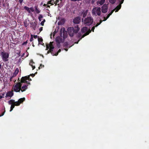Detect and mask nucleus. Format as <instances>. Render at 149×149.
<instances>
[{
	"label": "nucleus",
	"instance_id": "nucleus-1",
	"mask_svg": "<svg viewBox=\"0 0 149 149\" xmlns=\"http://www.w3.org/2000/svg\"><path fill=\"white\" fill-rule=\"evenodd\" d=\"M80 28L78 25H76L73 27H68L67 29V31L69 36L74 37L75 34H76L79 31Z\"/></svg>",
	"mask_w": 149,
	"mask_h": 149
},
{
	"label": "nucleus",
	"instance_id": "nucleus-2",
	"mask_svg": "<svg viewBox=\"0 0 149 149\" xmlns=\"http://www.w3.org/2000/svg\"><path fill=\"white\" fill-rule=\"evenodd\" d=\"M81 31L82 33H85L83 34L81 37L80 38V40H81L82 38L85 37L86 36L88 35L91 32V30L90 29H88L87 27H83L81 29Z\"/></svg>",
	"mask_w": 149,
	"mask_h": 149
},
{
	"label": "nucleus",
	"instance_id": "nucleus-3",
	"mask_svg": "<svg viewBox=\"0 0 149 149\" xmlns=\"http://www.w3.org/2000/svg\"><path fill=\"white\" fill-rule=\"evenodd\" d=\"M9 55V53L8 52H6L4 51L1 52V56L3 62H5L8 61Z\"/></svg>",
	"mask_w": 149,
	"mask_h": 149
},
{
	"label": "nucleus",
	"instance_id": "nucleus-4",
	"mask_svg": "<svg viewBox=\"0 0 149 149\" xmlns=\"http://www.w3.org/2000/svg\"><path fill=\"white\" fill-rule=\"evenodd\" d=\"M93 19L91 17H88L85 19L83 21L84 24L86 26H90L93 24Z\"/></svg>",
	"mask_w": 149,
	"mask_h": 149
},
{
	"label": "nucleus",
	"instance_id": "nucleus-5",
	"mask_svg": "<svg viewBox=\"0 0 149 149\" xmlns=\"http://www.w3.org/2000/svg\"><path fill=\"white\" fill-rule=\"evenodd\" d=\"M20 83L19 82L16 84L13 88V90L16 92H19L21 91V87L22 86Z\"/></svg>",
	"mask_w": 149,
	"mask_h": 149
},
{
	"label": "nucleus",
	"instance_id": "nucleus-6",
	"mask_svg": "<svg viewBox=\"0 0 149 149\" xmlns=\"http://www.w3.org/2000/svg\"><path fill=\"white\" fill-rule=\"evenodd\" d=\"M92 13L94 15L97 13L98 15H100L101 14V8L100 7L94 8L92 10Z\"/></svg>",
	"mask_w": 149,
	"mask_h": 149
},
{
	"label": "nucleus",
	"instance_id": "nucleus-7",
	"mask_svg": "<svg viewBox=\"0 0 149 149\" xmlns=\"http://www.w3.org/2000/svg\"><path fill=\"white\" fill-rule=\"evenodd\" d=\"M15 100H10L8 101L9 104L11 105L10 111H11L15 107V106H17L16 105V103L15 102Z\"/></svg>",
	"mask_w": 149,
	"mask_h": 149
},
{
	"label": "nucleus",
	"instance_id": "nucleus-8",
	"mask_svg": "<svg viewBox=\"0 0 149 149\" xmlns=\"http://www.w3.org/2000/svg\"><path fill=\"white\" fill-rule=\"evenodd\" d=\"M27 80H28V78L27 76L23 77L21 79L20 81L19 82L22 85L23 83H25L27 84H28V82L26 81Z\"/></svg>",
	"mask_w": 149,
	"mask_h": 149
},
{
	"label": "nucleus",
	"instance_id": "nucleus-9",
	"mask_svg": "<svg viewBox=\"0 0 149 149\" xmlns=\"http://www.w3.org/2000/svg\"><path fill=\"white\" fill-rule=\"evenodd\" d=\"M81 18L80 17H76L73 20V22L75 24L77 25L78 24H79V22H81Z\"/></svg>",
	"mask_w": 149,
	"mask_h": 149
},
{
	"label": "nucleus",
	"instance_id": "nucleus-10",
	"mask_svg": "<svg viewBox=\"0 0 149 149\" xmlns=\"http://www.w3.org/2000/svg\"><path fill=\"white\" fill-rule=\"evenodd\" d=\"M120 2L119 4L115 8L114 10H115V12H116L118 11L119 9L121 8V4H122L124 1V0H118Z\"/></svg>",
	"mask_w": 149,
	"mask_h": 149
},
{
	"label": "nucleus",
	"instance_id": "nucleus-11",
	"mask_svg": "<svg viewBox=\"0 0 149 149\" xmlns=\"http://www.w3.org/2000/svg\"><path fill=\"white\" fill-rule=\"evenodd\" d=\"M108 6L107 4H104L102 7V11L103 13H106L107 12Z\"/></svg>",
	"mask_w": 149,
	"mask_h": 149
},
{
	"label": "nucleus",
	"instance_id": "nucleus-12",
	"mask_svg": "<svg viewBox=\"0 0 149 149\" xmlns=\"http://www.w3.org/2000/svg\"><path fill=\"white\" fill-rule=\"evenodd\" d=\"M67 32L65 31V28L64 27L63 28V38L64 39H65L67 38Z\"/></svg>",
	"mask_w": 149,
	"mask_h": 149
},
{
	"label": "nucleus",
	"instance_id": "nucleus-13",
	"mask_svg": "<svg viewBox=\"0 0 149 149\" xmlns=\"http://www.w3.org/2000/svg\"><path fill=\"white\" fill-rule=\"evenodd\" d=\"M25 98H21L19 99L18 101L15 102L16 103V105L17 106H19L21 103H22L25 100Z\"/></svg>",
	"mask_w": 149,
	"mask_h": 149
},
{
	"label": "nucleus",
	"instance_id": "nucleus-14",
	"mask_svg": "<svg viewBox=\"0 0 149 149\" xmlns=\"http://www.w3.org/2000/svg\"><path fill=\"white\" fill-rule=\"evenodd\" d=\"M28 84H25V85H23V86H22L21 87V90L20 91L22 92H24L27 88H28Z\"/></svg>",
	"mask_w": 149,
	"mask_h": 149
},
{
	"label": "nucleus",
	"instance_id": "nucleus-15",
	"mask_svg": "<svg viewBox=\"0 0 149 149\" xmlns=\"http://www.w3.org/2000/svg\"><path fill=\"white\" fill-rule=\"evenodd\" d=\"M32 28L33 29V30H35L36 26H37V24L35 22H33L31 24Z\"/></svg>",
	"mask_w": 149,
	"mask_h": 149
},
{
	"label": "nucleus",
	"instance_id": "nucleus-16",
	"mask_svg": "<svg viewBox=\"0 0 149 149\" xmlns=\"http://www.w3.org/2000/svg\"><path fill=\"white\" fill-rule=\"evenodd\" d=\"M13 95V91H8L6 94V97H12Z\"/></svg>",
	"mask_w": 149,
	"mask_h": 149
},
{
	"label": "nucleus",
	"instance_id": "nucleus-17",
	"mask_svg": "<svg viewBox=\"0 0 149 149\" xmlns=\"http://www.w3.org/2000/svg\"><path fill=\"white\" fill-rule=\"evenodd\" d=\"M33 63H34L33 61L32 60H31L30 62L29 63V65L31 66L32 67V68L33 70L35 68V65H33Z\"/></svg>",
	"mask_w": 149,
	"mask_h": 149
},
{
	"label": "nucleus",
	"instance_id": "nucleus-18",
	"mask_svg": "<svg viewBox=\"0 0 149 149\" xmlns=\"http://www.w3.org/2000/svg\"><path fill=\"white\" fill-rule=\"evenodd\" d=\"M105 2V0H101L100 1H98L97 2V4H100V5H103Z\"/></svg>",
	"mask_w": 149,
	"mask_h": 149
},
{
	"label": "nucleus",
	"instance_id": "nucleus-19",
	"mask_svg": "<svg viewBox=\"0 0 149 149\" xmlns=\"http://www.w3.org/2000/svg\"><path fill=\"white\" fill-rule=\"evenodd\" d=\"M43 40L42 39V38H39V37L38 38V41L39 44L42 45V43L43 42Z\"/></svg>",
	"mask_w": 149,
	"mask_h": 149
},
{
	"label": "nucleus",
	"instance_id": "nucleus-20",
	"mask_svg": "<svg viewBox=\"0 0 149 149\" xmlns=\"http://www.w3.org/2000/svg\"><path fill=\"white\" fill-rule=\"evenodd\" d=\"M53 47H50V48H49V51L51 53V54H52V55L54 56H55V54H54L53 52H52V51H53Z\"/></svg>",
	"mask_w": 149,
	"mask_h": 149
},
{
	"label": "nucleus",
	"instance_id": "nucleus-21",
	"mask_svg": "<svg viewBox=\"0 0 149 149\" xmlns=\"http://www.w3.org/2000/svg\"><path fill=\"white\" fill-rule=\"evenodd\" d=\"M24 8L27 11L28 13H31V11L30 10L29 8L26 6L24 7Z\"/></svg>",
	"mask_w": 149,
	"mask_h": 149
},
{
	"label": "nucleus",
	"instance_id": "nucleus-22",
	"mask_svg": "<svg viewBox=\"0 0 149 149\" xmlns=\"http://www.w3.org/2000/svg\"><path fill=\"white\" fill-rule=\"evenodd\" d=\"M87 14V10H85L83 13V18H85Z\"/></svg>",
	"mask_w": 149,
	"mask_h": 149
},
{
	"label": "nucleus",
	"instance_id": "nucleus-23",
	"mask_svg": "<svg viewBox=\"0 0 149 149\" xmlns=\"http://www.w3.org/2000/svg\"><path fill=\"white\" fill-rule=\"evenodd\" d=\"M114 9H113L111 10V11L107 15L106 17L108 19V18L109 17L110 15H111L114 12Z\"/></svg>",
	"mask_w": 149,
	"mask_h": 149
},
{
	"label": "nucleus",
	"instance_id": "nucleus-24",
	"mask_svg": "<svg viewBox=\"0 0 149 149\" xmlns=\"http://www.w3.org/2000/svg\"><path fill=\"white\" fill-rule=\"evenodd\" d=\"M54 0H50L49 1L47 2V4H50L51 5H53L54 4Z\"/></svg>",
	"mask_w": 149,
	"mask_h": 149
},
{
	"label": "nucleus",
	"instance_id": "nucleus-25",
	"mask_svg": "<svg viewBox=\"0 0 149 149\" xmlns=\"http://www.w3.org/2000/svg\"><path fill=\"white\" fill-rule=\"evenodd\" d=\"M102 22V20H100V22H98V23H97V24L95 25V26H95V27H97L98 25H100Z\"/></svg>",
	"mask_w": 149,
	"mask_h": 149
},
{
	"label": "nucleus",
	"instance_id": "nucleus-26",
	"mask_svg": "<svg viewBox=\"0 0 149 149\" xmlns=\"http://www.w3.org/2000/svg\"><path fill=\"white\" fill-rule=\"evenodd\" d=\"M43 18V16L42 15L40 14V15L38 17V19L40 21H41L42 20V19Z\"/></svg>",
	"mask_w": 149,
	"mask_h": 149
},
{
	"label": "nucleus",
	"instance_id": "nucleus-27",
	"mask_svg": "<svg viewBox=\"0 0 149 149\" xmlns=\"http://www.w3.org/2000/svg\"><path fill=\"white\" fill-rule=\"evenodd\" d=\"M116 1V0H109V2L112 4L114 3Z\"/></svg>",
	"mask_w": 149,
	"mask_h": 149
},
{
	"label": "nucleus",
	"instance_id": "nucleus-28",
	"mask_svg": "<svg viewBox=\"0 0 149 149\" xmlns=\"http://www.w3.org/2000/svg\"><path fill=\"white\" fill-rule=\"evenodd\" d=\"M49 48H50V47H53V49H54V47L53 46V44H52V42H50V44H49Z\"/></svg>",
	"mask_w": 149,
	"mask_h": 149
},
{
	"label": "nucleus",
	"instance_id": "nucleus-29",
	"mask_svg": "<svg viewBox=\"0 0 149 149\" xmlns=\"http://www.w3.org/2000/svg\"><path fill=\"white\" fill-rule=\"evenodd\" d=\"M62 33H63V28L61 29L59 32L60 35L61 37H62Z\"/></svg>",
	"mask_w": 149,
	"mask_h": 149
},
{
	"label": "nucleus",
	"instance_id": "nucleus-30",
	"mask_svg": "<svg viewBox=\"0 0 149 149\" xmlns=\"http://www.w3.org/2000/svg\"><path fill=\"white\" fill-rule=\"evenodd\" d=\"M61 22H63V23H64L65 22V20L64 19H63L60 22H58V24L60 25L61 24V23H60Z\"/></svg>",
	"mask_w": 149,
	"mask_h": 149
},
{
	"label": "nucleus",
	"instance_id": "nucleus-31",
	"mask_svg": "<svg viewBox=\"0 0 149 149\" xmlns=\"http://www.w3.org/2000/svg\"><path fill=\"white\" fill-rule=\"evenodd\" d=\"M36 11L37 13H39L40 12V11L38 9L37 7H36Z\"/></svg>",
	"mask_w": 149,
	"mask_h": 149
},
{
	"label": "nucleus",
	"instance_id": "nucleus-32",
	"mask_svg": "<svg viewBox=\"0 0 149 149\" xmlns=\"http://www.w3.org/2000/svg\"><path fill=\"white\" fill-rule=\"evenodd\" d=\"M45 21V19H44L42 22H41L40 23V24L42 26H43L44 25V23Z\"/></svg>",
	"mask_w": 149,
	"mask_h": 149
},
{
	"label": "nucleus",
	"instance_id": "nucleus-33",
	"mask_svg": "<svg viewBox=\"0 0 149 149\" xmlns=\"http://www.w3.org/2000/svg\"><path fill=\"white\" fill-rule=\"evenodd\" d=\"M15 73H16V74H18L19 72V69L18 68H17L15 71Z\"/></svg>",
	"mask_w": 149,
	"mask_h": 149
},
{
	"label": "nucleus",
	"instance_id": "nucleus-34",
	"mask_svg": "<svg viewBox=\"0 0 149 149\" xmlns=\"http://www.w3.org/2000/svg\"><path fill=\"white\" fill-rule=\"evenodd\" d=\"M61 51V50L60 49H59L58 51L56 52L55 54V56H57L58 55V53L60 52Z\"/></svg>",
	"mask_w": 149,
	"mask_h": 149
},
{
	"label": "nucleus",
	"instance_id": "nucleus-35",
	"mask_svg": "<svg viewBox=\"0 0 149 149\" xmlns=\"http://www.w3.org/2000/svg\"><path fill=\"white\" fill-rule=\"evenodd\" d=\"M43 67H44V65H42V64H40V66H39V67L38 68V69H40V68Z\"/></svg>",
	"mask_w": 149,
	"mask_h": 149
},
{
	"label": "nucleus",
	"instance_id": "nucleus-36",
	"mask_svg": "<svg viewBox=\"0 0 149 149\" xmlns=\"http://www.w3.org/2000/svg\"><path fill=\"white\" fill-rule=\"evenodd\" d=\"M81 34L80 33H79L77 34V37L79 38H81Z\"/></svg>",
	"mask_w": 149,
	"mask_h": 149
},
{
	"label": "nucleus",
	"instance_id": "nucleus-37",
	"mask_svg": "<svg viewBox=\"0 0 149 149\" xmlns=\"http://www.w3.org/2000/svg\"><path fill=\"white\" fill-rule=\"evenodd\" d=\"M49 48L50 49V47H49V44H47L46 45V50H48V49H49Z\"/></svg>",
	"mask_w": 149,
	"mask_h": 149
},
{
	"label": "nucleus",
	"instance_id": "nucleus-38",
	"mask_svg": "<svg viewBox=\"0 0 149 149\" xmlns=\"http://www.w3.org/2000/svg\"><path fill=\"white\" fill-rule=\"evenodd\" d=\"M49 48L50 49V47H49V44H47L46 45V50H48V49H49Z\"/></svg>",
	"mask_w": 149,
	"mask_h": 149
},
{
	"label": "nucleus",
	"instance_id": "nucleus-39",
	"mask_svg": "<svg viewBox=\"0 0 149 149\" xmlns=\"http://www.w3.org/2000/svg\"><path fill=\"white\" fill-rule=\"evenodd\" d=\"M33 35L32 34L31 35V38L30 39V41H32L33 40Z\"/></svg>",
	"mask_w": 149,
	"mask_h": 149
},
{
	"label": "nucleus",
	"instance_id": "nucleus-40",
	"mask_svg": "<svg viewBox=\"0 0 149 149\" xmlns=\"http://www.w3.org/2000/svg\"><path fill=\"white\" fill-rule=\"evenodd\" d=\"M30 10L32 12H33L34 11V9L33 7H31L29 8Z\"/></svg>",
	"mask_w": 149,
	"mask_h": 149
},
{
	"label": "nucleus",
	"instance_id": "nucleus-41",
	"mask_svg": "<svg viewBox=\"0 0 149 149\" xmlns=\"http://www.w3.org/2000/svg\"><path fill=\"white\" fill-rule=\"evenodd\" d=\"M27 78H28V79L29 81H31L32 80L31 79V78H30V76L28 75L27 76Z\"/></svg>",
	"mask_w": 149,
	"mask_h": 149
},
{
	"label": "nucleus",
	"instance_id": "nucleus-42",
	"mask_svg": "<svg viewBox=\"0 0 149 149\" xmlns=\"http://www.w3.org/2000/svg\"><path fill=\"white\" fill-rule=\"evenodd\" d=\"M95 29V26H93V27H92V28H91V31H92L93 32H94V29Z\"/></svg>",
	"mask_w": 149,
	"mask_h": 149
},
{
	"label": "nucleus",
	"instance_id": "nucleus-43",
	"mask_svg": "<svg viewBox=\"0 0 149 149\" xmlns=\"http://www.w3.org/2000/svg\"><path fill=\"white\" fill-rule=\"evenodd\" d=\"M56 42L57 43H58V44H60V42H60V41H59V40H58V39H56Z\"/></svg>",
	"mask_w": 149,
	"mask_h": 149
},
{
	"label": "nucleus",
	"instance_id": "nucleus-44",
	"mask_svg": "<svg viewBox=\"0 0 149 149\" xmlns=\"http://www.w3.org/2000/svg\"><path fill=\"white\" fill-rule=\"evenodd\" d=\"M70 0L71 1L75 2V1H81L82 0Z\"/></svg>",
	"mask_w": 149,
	"mask_h": 149
},
{
	"label": "nucleus",
	"instance_id": "nucleus-45",
	"mask_svg": "<svg viewBox=\"0 0 149 149\" xmlns=\"http://www.w3.org/2000/svg\"><path fill=\"white\" fill-rule=\"evenodd\" d=\"M33 38H34L35 39H36L38 38V36L37 35H34L33 36Z\"/></svg>",
	"mask_w": 149,
	"mask_h": 149
},
{
	"label": "nucleus",
	"instance_id": "nucleus-46",
	"mask_svg": "<svg viewBox=\"0 0 149 149\" xmlns=\"http://www.w3.org/2000/svg\"><path fill=\"white\" fill-rule=\"evenodd\" d=\"M42 29H43V27H40L39 28V31H40V32H41V31H42Z\"/></svg>",
	"mask_w": 149,
	"mask_h": 149
},
{
	"label": "nucleus",
	"instance_id": "nucleus-47",
	"mask_svg": "<svg viewBox=\"0 0 149 149\" xmlns=\"http://www.w3.org/2000/svg\"><path fill=\"white\" fill-rule=\"evenodd\" d=\"M107 19V17H104V19H103V20H102V22L103 21H105Z\"/></svg>",
	"mask_w": 149,
	"mask_h": 149
},
{
	"label": "nucleus",
	"instance_id": "nucleus-48",
	"mask_svg": "<svg viewBox=\"0 0 149 149\" xmlns=\"http://www.w3.org/2000/svg\"><path fill=\"white\" fill-rule=\"evenodd\" d=\"M85 1L87 3H89L90 1L89 0H85Z\"/></svg>",
	"mask_w": 149,
	"mask_h": 149
},
{
	"label": "nucleus",
	"instance_id": "nucleus-49",
	"mask_svg": "<svg viewBox=\"0 0 149 149\" xmlns=\"http://www.w3.org/2000/svg\"><path fill=\"white\" fill-rule=\"evenodd\" d=\"M5 111H4L3 112V113H2L1 114V115L0 116V117H1V116H3L4 115V113H5Z\"/></svg>",
	"mask_w": 149,
	"mask_h": 149
},
{
	"label": "nucleus",
	"instance_id": "nucleus-50",
	"mask_svg": "<svg viewBox=\"0 0 149 149\" xmlns=\"http://www.w3.org/2000/svg\"><path fill=\"white\" fill-rule=\"evenodd\" d=\"M35 74H31L30 75V76H32L33 77H34L35 76Z\"/></svg>",
	"mask_w": 149,
	"mask_h": 149
},
{
	"label": "nucleus",
	"instance_id": "nucleus-51",
	"mask_svg": "<svg viewBox=\"0 0 149 149\" xmlns=\"http://www.w3.org/2000/svg\"><path fill=\"white\" fill-rule=\"evenodd\" d=\"M19 1L20 3H22L23 1V0H19Z\"/></svg>",
	"mask_w": 149,
	"mask_h": 149
},
{
	"label": "nucleus",
	"instance_id": "nucleus-52",
	"mask_svg": "<svg viewBox=\"0 0 149 149\" xmlns=\"http://www.w3.org/2000/svg\"><path fill=\"white\" fill-rule=\"evenodd\" d=\"M27 43V41H25L23 43V45H26Z\"/></svg>",
	"mask_w": 149,
	"mask_h": 149
},
{
	"label": "nucleus",
	"instance_id": "nucleus-53",
	"mask_svg": "<svg viewBox=\"0 0 149 149\" xmlns=\"http://www.w3.org/2000/svg\"><path fill=\"white\" fill-rule=\"evenodd\" d=\"M80 40V38L79 39V40H78V41H77V42H76L75 43H76V44H78V43H79V41L80 40Z\"/></svg>",
	"mask_w": 149,
	"mask_h": 149
},
{
	"label": "nucleus",
	"instance_id": "nucleus-54",
	"mask_svg": "<svg viewBox=\"0 0 149 149\" xmlns=\"http://www.w3.org/2000/svg\"><path fill=\"white\" fill-rule=\"evenodd\" d=\"M54 3L55 4V6H56L57 4V3L56 2V1H54Z\"/></svg>",
	"mask_w": 149,
	"mask_h": 149
},
{
	"label": "nucleus",
	"instance_id": "nucleus-55",
	"mask_svg": "<svg viewBox=\"0 0 149 149\" xmlns=\"http://www.w3.org/2000/svg\"><path fill=\"white\" fill-rule=\"evenodd\" d=\"M46 7H47V8L48 7V8H50V6H49V5H47V6H46Z\"/></svg>",
	"mask_w": 149,
	"mask_h": 149
},
{
	"label": "nucleus",
	"instance_id": "nucleus-56",
	"mask_svg": "<svg viewBox=\"0 0 149 149\" xmlns=\"http://www.w3.org/2000/svg\"><path fill=\"white\" fill-rule=\"evenodd\" d=\"M3 96L0 95V99H2V98H3Z\"/></svg>",
	"mask_w": 149,
	"mask_h": 149
},
{
	"label": "nucleus",
	"instance_id": "nucleus-57",
	"mask_svg": "<svg viewBox=\"0 0 149 149\" xmlns=\"http://www.w3.org/2000/svg\"><path fill=\"white\" fill-rule=\"evenodd\" d=\"M47 6V4H45V3H44L43 5L44 6Z\"/></svg>",
	"mask_w": 149,
	"mask_h": 149
},
{
	"label": "nucleus",
	"instance_id": "nucleus-58",
	"mask_svg": "<svg viewBox=\"0 0 149 149\" xmlns=\"http://www.w3.org/2000/svg\"><path fill=\"white\" fill-rule=\"evenodd\" d=\"M65 50L66 51H68V48H65Z\"/></svg>",
	"mask_w": 149,
	"mask_h": 149
},
{
	"label": "nucleus",
	"instance_id": "nucleus-59",
	"mask_svg": "<svg viewBox=\"0 0 149 149\" xmlns=\"http://www.w3.org/2000/svg\"><path fill=\"white\" fill-rule=\"evenodd\" d=\"M27 84H28V85H30L31 84V83L29 82H28Z\"/></svg>",
	"mask_w": 149,
	"mask_h": 149
},
{
	"label": "nucleus",
	"instance_id": "nucleus-60",
	"mask_svg": "<svg viewBox=\"0 0 149 149\" xmlns=\"http://www.w3.org/2000/svg\"><path fill=\"white\" fill-rule=\"evenodd\" d=\"M2 67V65L1 64H0V69H1Z\"/></svg>",
	"mask_w": 149,
	"mask_h": 149
},
{
	"label": "nucleus",
	"instance_id": "nucleus-61",
	"mask_svg": "<svg viewBox=\"0 0 149 149\" xmlns=\"http://www.w3.org/2000/svg\"><path fill=\"white\" fill-rule=\"evenodd\" d=\"M55 2H56V3H57L59 1L58 0H56V1H55Z\"/></svg>",
	"mask_w": 149,
	"mask_h": 149
},
{
	"label": "nucleus",
	"instance_id": "nucleus-62",
	"mask_svg": "<svg viewBox=\"0 0 149 149\" xmlns=\"http://www.w3.org/2000/svg\"><path fill=\"white\" fill-rule=\"evenodd\" d=\"M14 75H15V76L17 74H16V73H15V72H14Z\"/></svg>",
	"mask_w": 149,
	"mask_h": 149
},
{
	"label": "nucleus",
	"instance_id": "nucleus-63",
	"mask_svg": "<svg viewBox=\"0 0 149 149\" xmlns=\"http://www.w3.org/2000/svg\"><path fill=\"white\" fill-rule=\"evenodd\" d=\"M49 52H50L49 51H49L47 52V53L48 54H49Z\"/></svg>",
	"mask_w": 149,
	"mask_h": 149
},
{
	"label": "nucleus",
	"instance_id": "nucleus-64",
	"mask_svg": "<svg viewBox=\"0 0 149 149\" xmlns=\"http://www.w3.org/2000/svg\"><path fill=\"white\" fill-rule=\"evenodd\" d=\"M41 4H42V3H41Z\"/></svg>",
	"mask_w": 149,
	"mask_h": 149
}]
</instances>
